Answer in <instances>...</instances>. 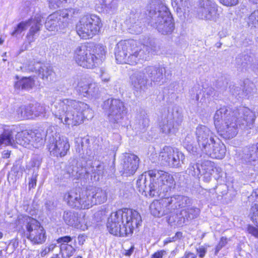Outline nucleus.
Returning <instances> with one entry per match:
<instances>
[{"label":"nucleus","mask_w":258,"mask_h":258,"mask_svg":"<svg viewBox=\"0 0 258 258\" xmlns=\"http://www.w3.org/2000/svg\"><path fill=\"white\" fill-rule=\"evenodd\" d=\"M33 136H31V148L34 147L38 149L44 145L45 134L43 132H34Z\"/></svg>","instance_id":"29"},{"label":"nucleus","mask_w":258,"mask_h":258,"mask_svg":"<svg viewBox=\"0 0 258 258\" xmlns=\"http://www.w3.org/2000/svg\"><path fill=\"white\" fill-rule=\"evenodd\" d=\"M184 258H197V256L193 253L185 252L184 255Z\"/></svg>","instance_id":"64"},{"label":"nucleus","mask_w":258,"mask_h":258,"mask_svg":"<svg viewBox=\"0 0 258 258\" xmlns=\"http://www.w3.org/2000/svg\"><path fill=\"white\" fill-rule=\"evenodd\" d=\"M25 228L27 238L33 244H41L46 238V231L37 220L30 217H24Z\"/></svg>","instance_id":"9"},{"label":"nucleus","mask_w":258,"mask_h":258,"mask_svg":"<svg viewBox=\"0 0 258 258\" xmlns=\"http://www.w3.org/2000/svg\"><path fill=\"white\" fill-rule=\"evenodd\" d=\"M79 197L75 198L72 207L77 209H88L87 197L86 190L82 193L79 192Z\"/></svg>","instance_id":"33"},{"label":"nucleus","mask_w":258,"mask_h":258,"mask_svg":"<svg viewBox=\"0 0 258 258\" xmlns=\"http://www.w3.org/2000/svg\"><path fill=\"white\" fill-rule=\"evenodd\" d=\"M88 209L94 205H100L106 202L108 192L106 190L98 187L87 188L86 190Z\"/></svg>","instance_id":"15"},{"label":"nucleus","mask_w":258,"mask_h":258,"mask_svg":"<svg viewBox=\"0 0 258 258\" xmlns=\"http://www.w3.org/2000/svg\"><path fill=\"white\" fill-rule=\"evenodd\" d=\"M202 152L212 158L222 159L225 155L226 147L223 144L219 142H216L214 140V141L204 148Z\"/></svg>","instance_id":"21"},{"label":"nucleus","mask_w":258,"mask_h":258,"mask_svg":"<svg viewBox=\"0 0 258 258\" xmlns=\"http://www.w3.org/2000/svg\"><path fill=\"white\" fill-rule=\"evenodd\" d=\"M180 120L175 121L172 117L163 119L159 124L161 131L165 134H174L181 125Z\"/></svg>","instance_id":"25"},{"label":"nucleus","mask_w":258,"mask_h":258,"mask_svg":"<svg viewBox=\"0 0 258 258\" xmlns=\"http://www.w3.org/2000/svg\"><path fill=\"white\" fill-rule=\"evenodd\" d=\"M93 52L92 55L94 57L95 66L104 59L106 53V47L102 44H97L94 46Z\"/></svg>","instance_id":"32"},{"label":"nucleus","mask_w":258,"mask_h":258,"mask_svg":"<svg viewBox=\"0 0 258 258\" xmlns=\"http://www.w3.org/2000/svg\"><path fill=\"white\" fill-rule=\"evenodd\" d=\"M33 107L31 105L22 106L17 110V117L20 119H29L33 117Z\"/></svg>","instance_id":"30"},{"label":"nucleus","mask_w":258,"mask_h":258,"mask_svg":"<svg viewBox=\"0 0 258 258\" xmlns=\"http://www.w3.org/2000/svg\"><path fill=\"white\" fill-rule=\"evenodd\" d=\"M60 19L58 17L56 12L49 15L45 22L46 28L50 31H58V30H62L66 28L61 27Z\"/></svg>","instance_id":"27"},{"label":"nucleus","mask_w":258,"mask_h":258,"mask_svg":"<svg viewBox=\"0 0 258 258\" xmlns=\"http://www.w3.org/2000/svg\"><path fill=\"white\" fill-rule=\"evenodd\" d=\"M190 204V200L181 195L162 198L153 201L150 205L151 214L160 218L178 209L185 208Z\"/></svg>","instance_id":"5"},{"label":"nucleus","mask_w":258,"mask_h":258,"mask_svg":"<svg viewBox=\"0 0 258 258\" xmlns=\"http://www.w3.org/2000/svg\"><path fill=\"white\" fill-rule=\"evenodd\" d=\"M186 172L190 175L199 178L202 172L200 165L191 163Z\"/></svg>","instance_id":"43"},{"label":"nucleus","mask_w":258,"mask_h":258,"mask_svg":"<svg viewBox=\"0 0 258 258\" xmlns=\"http://www.w3.org/2000/svg\"><path fill=\"white\" fill-rule=\"evenodd\" d=\"M27 20L23 21L19 23L16 27L14 28V31L11 33L13 36L17 37L20 35L23 31L26 30L28 28Z\"/></svg>","instance_id":"45"},{"label":"nucleus","mask_w":258,"mask_h":258,"mask_svg":"<svg viewBox=\"0 0 258 258\" xmlns=\"http://www.w3.org/2000/svg\"><path fill=\"white\" fill-rule=\"evenodd\" d=\"M172 6L176 8L177 10L181 11H185L187 7L188 0H171Z\"/></svg>","instance_id":"48"},{"label":"nucleus","mask_w":258,"mask_h":258,"mask_svg":"<svg viewBox=\"0 0 258 258\" xmlns=\"http://www.w3.org/2000/svg\"><path fill=\"white\" fill-rule=\"evenodd\" d=\"M99 2L107 13H112L117 8L114 0H99Z\"/></svg>","instance_id":"39"},{"label":"nucleus","mask_w":258,"mask_h":258,"mask_svg":"<svg viewBox=\"0 0 258 258\" xmlns=\"http://www.w3.org/2000/svg\"><path fill=\"white\" fill-rule=\"evenodd\" d=\"M158 67L155 66H147L141 71V72L146 78V76L150 78L153 74L157 71Z\"/></svg>","instance_id":"52"},{"label":"nucleus","mask_w":258,"mask_h":258,"mask_svg":"<svg viewBox=\"0 0 258 258\" xmlns=\"http://www.w3.org/2000/svg\"><path fill=\"white\" fill-rule=\"evenodd\" d=\"M75 0H48L50 7L54 9L62 7L66 3H71Z\"/></svg>","instance_id":"51"},{"label":"nucleus","mask_w":258,"mask_h":258,"mask_svg":"<svg viewBox=\"0 0 258 258\" xmlns=\"http://www.w3.org/2000/svg\"><path fill=\"white\" fill-rule=\"evenodd\" d=\"M95 173L96 174L98 177L97 179H99V177L100 176H102L104 174V167L102 164H99L96 166V168L94 169Z\"/></svg>","instance_id":"55"},{"label":"nucleus","mask_w":258,"mask_h":258,"mask_svg":"<svg viewBox=\"0 0 258 258\" xmlns=\"http://www.w3.org/2000/svg\"><path fill=\"white\" fill-rule=\"evenodd\" d=\"M4 132L9 133V138L12 141H13V145H9L13 147H17V145L19 144L25 148L31 149V136H33L34 132L32 131H23L18 132L15 136V139L13 137V133L11 130H5Z\"/></svg>","instance_id":"17"},{"label":"nucleus","mask_w":258,"mask_h":258,"mask_svg":"<svg viewBox=\"0 0 258 258\" xmlns=\"http://www.w3.org/2000/svg\"><path fill=\"white\" fill-rule=\"evenodd\" d=\"M214 124L221 136L230 139L234 137L238 133L237 124L253 123V112L248 108L241 106L233 111L229 107L223 106L216 111L214 117Z\"/></svg>","instance_id":"2"},{"label":"nucleus","mask_w":258,"mask_h":258,"mask_svg":"<svg viewBox=\"0 0 258 258\" xmlns=\"http://www.w3.org/2000/svg\"><path fill=\"white\" fill-rule=\"evenodd\" d=\"M165 72L164 68L158 67L157 71L156 72V75L155 78L153 79V82L157 83L159 85L163 84V73Z\"/></svg>","instance_id":"49"},{"label":"nucleus","mask_w":258,"mask_h":258,"mask_svg":"<svg viewBox=\"0 0 258 258\" xmlns=\"http://www.w3.org/2000/svg\"><path fill=\"white\" fill-rule=\"evenodd\" d=\"M170 213L167 219L168 223L172 226H182L185 223V220L183 216L174 213Z\"/></svg>","instance_id":"36"},{"label":"nucleus","mask_w":258,"mask_h":258,"mask_svg":"<svg viewBox=\"0 0 258 258\" xmlns=\"http://www.w3.org/2000/svg\"><path fill=\"white\" fill-rule=\"evenodd\" d=\"M227 243V238L226 237H222L221 238L218 245L217 246L216 251H218L220 249H221L223 246H224Z\"/></svg>","instance_id":"60"},{"label":"nucleus","mask_w":258,"mask_h":258,"mask_svg":"<svg viewBox=\"0 0 258 258\" xmlns=\"http://www.w3.org/2000/svg\"><path fill=\"white\" fill-rule=\"evenodd\" d=\"M52 112L58 122L68 128L78 126L84 122L85 119L93 117V110L87 103L69 98L56 101Z\"/></svg>","instance_id":"1"},{"label":"nucleus","mask_w":258,"mask_h":258,"mask_svg":"<svg viewBox=\"0 0 258 258\" xmlns=\"http://www.w3.org/2000/svg\"><path fill=\"white\" fill-rule=\"evenodd\" d=\"M72 238L69 236H66L64 237H61L57 239V242L58 243H61V244L62 243L67 244L69 242L71 241Z\"/></svg>","instance_id":"62"},{"label":"nucleus","mask_w":258,"mask_h":258,"mask_svg":"<svg viewBox=\"0 0 258 258\" xmlns=\"http://www.w3.org/2000/svg\"><path fill=\"white\" fill-rule=\"evenodd\" d=\"M9 136V133L8 132H4L0 136V147L2 145L8 146L14 144L13 141L10 139Z\"/></svg>","instance_id":"50"},{"label":"nucleus","mask_w":258,"mask_h":258,"mask_svg":"<svg viewBox=\"0 0 258 258\" xmlns=\"http://www.w3.org/2000/svg\"><path fill=\"white\" fill-rule=\"evenodd\" d=\"M247 231L249 233L252 234L255 238H258V229L252 226L249 225L247 228Z\"/></svg>","instance_id":"58"},{"label":"nucleus","mask_w":258,"mask_h":258,"mask_svg":"<svg viewBox=\"0 0 258 258\" xmlns=\"http://www.w3.org/2000/svg\"><path fill=\"white\" fill-rule=\"evenodd\" d=\"M167 254L166 251L164 250L157 251L153 253L151 258H162L163 256Z\"/></svg>","instance_id":"59"},{"label":"nucleus","mask_w":258,"mask_h":258,"mask_svg":"<svg viewBox=\"0 0 258 258\" xmlns=\"http://www.w3.org/2000/svg\"><path fill=\"white\" fill-rule=\"evenodd\" d=\"M146 184V187L144 186L143 189L139 186H138L140 188V190H143L147 191L149 196L151 198L156 197H162L164 196V193L167 192L163 191V187L159 182H158L157 178L155 177H153L151 179L148 178L147 182Z\"/></svg>","instance_id":"23"},{"label":"nucleus","mask_w":258,"mask_h":258,"mask_svg":"<svg viewBox=\"0 0 258 258\" xmlns=\"http://www.w3.org/2000/svg\"><path fill=\"white\" fill-rule=\"evenodd\" d=\"M252 197H255L256 198V202L250 209V216L251 220L258 227V190H256L251 195Z\"/></svg>","instance_id":"38"},{"label":"nucleus","mask_w":258,"mask_h":258,"mask_svg":"<svg viewBox=\"0 0 258 258\" xmlns=\"http://www.w3.org/2000/svg\"><path fill=\"white\" fill-rule=\"evenodd\" d=\"M116 61L120 63L135 66L149 59V51L147 46L134 40L119 41L115 47Z\"/></svg>","instance_id":"4"},{"label":"nucleus","mask_w":258,"mask_h":258,"mask_svg":"<svg viewBox=\"0 0 258 258\" xmlns=\"http://www.w3.org/2000/svg\"><path fill=\"white\" fill-rule=\"evenodd\" d=\"M130 79L131 85L136 91H140L147 88L148 80L141 71L135 73L131 76Z\"/></svg>","instance_id":"26"},{"label":"nucleus","mask_w":258,"mask_h":258,"mask_svg":"<svg viewBox=\"0 0 258 258\" xmlns=\"http://www.w3.org/2000/svg\"><path fill=\"white\" fill-rule=\"evenodd\" d=\"M149 122L150 120L147 116L145 115H141L137 120L135 128L139 131H144L149 126Z\"/></svg>","instance_id":"40"},{"label":"nucleus","mask_w":258,"mask_h":258,"mask_svg":"<svg viewBox=\"0 0 258 258\" xmlns=\"http://www.w3.org/2000/svg\"><path fill=\"white\" fill-rule=\"evenodd\" d=\"M142 222L140 214L130 209H119L111 214L108 218L107 227L109 232L114 235L126 236L133 232Z\"/></svg>","instance_id":"3"},{"label":"nucleus","mask_w":258,"mask_h":258,"mask_svg":"<svg viewBox=\"0 0 258 258\" xmlns=\"http://www.w3.org/2000/svg\"><path fill=\"white\" fill-rule=\"evenodd\" d=\"M45 206L48 210H51L54 208V203L51 201H48L45 204Z\"/></svg>","instance_id":"63"},{"label":"nucleus","mask_w":258,"mask_h":258,"mask_svg":"<svg viewBox=\"0 0 258 258\" xmlns=\"http://www.w3.org/2000/svg\"><path fill=\"white\" fill-rule=\"evenodd\" d=\"M60 19L61 27L67 28L73 22L74 18L79 14V10L76 9H64L56 12Z\"/></svg>","instance_id":"24"},{"label":"nucleus","mask_w":258,"mask_h":258,"mask_svg":"<svg viewBox=\"0 0 258 258\" xmlns=\"http://www.w3.org/2000/svg\"><path fill=\"white\" fill-rule=\"evenodd\" d=\"M230 91L231 93L236 96H238L240 97L242 96L243 92L241 90V89L239 87L232 86L230 88Z\"/></svg>","instance_id":"56"},{"label":"nucleus","mask_w":258,"mask_h":258,"mask_svg":"<svg viewBox=\"0 0 258 258\" xmlns=\"http://www.w3.org/2000/svg\"><path fill=\"white\" fill-rule=\"evenodd\" d=\"M100 77L104 83H108L110 80L109 74L105 70H101Z\"/></svg>","instance_id":"54"},{"label":"nucleus","mask_w":258,"mask_h":258,"mask_svg":"<svg viewBox=\"0 0 258 258\" xmlns=\"http://www.w3.org/2000/svg\"><path fill=\"white\" fill-rule=\"evenodd\" d=\"M184 154L177 149L169 146L164 147L160 151L159 160L164 165L178 168L183 164Z\"/></svg>","instance_id":"11"},{"label":"nucleus","mask_w":258,"mask_h":258,"mask_svg":"<svg viewBox=\"0 0 258 258\" xmlns=\"http://www.w3.org/2000/svg\"><path fill=\"white\" fill-rule=\"evenodd\" d=\"M197 142L201 151L214 141V135L211 130L205 125H199L196 130Z\"/></svg>","instance_id":"18"},{"label":"nucleus","mask_w":258,"mask_h":258,"mask_svg":"<svg viewBox=\"0 0 258 258\" xmlns=\"http://www.w3.org/2000/svg\"><path fill=\"white\" fill-rule=\"evenodd\" d=\"M138 14H131L130 18L127 20V23L130 26L129 29L132 33L134 34H138L141 32V27L139 24V20L137 19Z\"/></svg>","instance_id":"34"},{"label":"nucleus","mask_w":258,"mask_h":258,"mask_svg":"<svg viewBox=\"0 0 258 258\" xmlns=\"http://www.w3.org/2000/svg\"><path fill=\"white\" fill-rule=\"evenodd\" d=\"M200 210L195 207H190L182 210L180 212V215L183 216L185 223L192 219L196 218L200 214Z\"/></svg>","instance_id":"31"},{"label":"nucleus","mask_w":258,"mask_h":258,"mask_svg":"<svg viewBox=\"0 0 258 258\" xmlns=\"http://www.w3.org/2000/svg\"><path fill=\"white\" fill-rule=\"evenodd\" d=\"M47 147L51 155L62 157L67 155L70 146L67 137L56 136L49 139Z\"/></svg>","instance_id":"14"},{"label":"nucleus","mask_w":258,"mask_h":258,"mask_svg":"<svg viewBox=\"0 0 258 258\" xmlns=\"http://www.w3.org/2000/svg\"><path fill=\"white\" fill-rule=\"evenodd\" d=\"M254 152L250 154V155H247L245 157L246 162H250L251 161H254L258 159V143L255 145Z\"/></svg>","instance_id":"53"},{"label":"nucleus","mask_w":258,"mask_h":258,"mask_svg":"<svg viewBox=\"0 0 258 258\" xmlns=\"http://www.w3.org/2000/svg\"><path fill=\"white\" fill-rule=\"evenodd\" d=\"M34 86V80L31 77L23 78L15 84V88L25 90H30Z\"/></svg>","instance_id":"35"},{"label":"nucleus","mask_w":258,"mask_h":258,"mask_svg":"<svg viewBox=\"0 0 258 258\" xmlns=\"http://www.w3.org/2000/svg\"><path fill=\"white\" fill-rule=\"evenodd\" d=\"M60 249L63 258L70 257L75 251V249L72 245L66 243L61 244Z\"/></svg>","instance_id":"42"},{"label":"nucleus","mask_w":258,"mask_h":258,"mask_svg":"<svg viewBox=\"0 0 258 258\" xmlns=\"http://www.w3.org/2000/svg\"><path fill=\"white\" fill-rule=\"evenodd\" d=\"M74 59L81 67L87 69H92L95 67V59L91 52V46L88 43H83L79 45L74 52Z\"/></svg>","instance_id":"13"},{"label":"nucleus","mask_w":258,"mask_h":258,"mask_svg":"<svg viewBox=\"0 0 258 258\" xmlns=\"http://www.w3.org/2000/svg\"><path fill=\"white\" fill-rule=\"evenodd\" d=\"M200 166L202 171L201 175H203L207 182L210 181L215 168L214 163L210 161H204L200 164Z\"/></svg>","instance_id":"28"},{"label":"nucleus","mask_w":258,"mask_h":258,"mask_svg":"<svg viewBox=\"0 0 258 258\" xmlns=\"http://www.w3.org/2000/svg\"><path fill=\"white\" fill-rule=\"evenodd\" d=\"M87 92V97L96 98L98 96L100 91L98 85L95 83H90Z\"/></svg>","instance_id":"46"},{"label":"nucleus","mask_w":258,"mask_h":258,"mask_svg":"<svg viewBox=\"0 0 258 258\" xmlns=\"http://www.w3.org/2000/svg\"><path fill=\"white\" fill-rule=\"evenodd\" d=\"M155 177L158 182H159L163 187V191H168L173 188L175 182L173 176L169 173L162 170H149L142 174L137 181V185L143 188L146 187L148 178Z\"/></svg>","instance_id":"8"},{"label":"nucleus","mask_w":258,"mask_h":258,"mask_svg":"<svg viewBox=\"0 0 258 258\" xmlns=\"http://www.w3.org/2000/svg\"><path fill=\"white\" fill-rule=\"evenodd\" d=\"M33 114L35 117H46V110L44 105L37 103L33 107Z\"/></svg>","instance_id":"44"},{"label":"nucleus","mask_w":258,"mask_h":258,"mask_svg":"<svg viewBox=\"0 0 258 258\" xmlns=\"http://www.w3.org/2000/svg\"><path fill=\"white\" fill-rule=\"evenodd\" d=\"M63 218L65 223L68 225L84 231L88 228L87 219L84 215H79L78 213L71 211H65Z\"/></svg>","instance_id":"16"},{"label":"nucleus","mask_w":258,"mask_h":258,"mask_svg":"<svg viewBox=\"0 0 258 258\" xmlns=\"http://www.w3.org/2000/svg\"><path fill=\"white\" fill-rule=\"evenodd\" d=\"M139 159L133 154L126 153L121 163L122 173L126 176L133 175L139 166Z\"/></svg>","instance_id":"19"},{"label":"nucleus","mask_w":258,"mask_h":258,"mask_svg":"<svg viewBox=\"0 0 258 258\" xmlns=\"http://www.w3.org/2000/svg\"><path fill=\"white\" fill-rule=\"evenodd\" d=\"M197 251L199 253V257L201 258H203L207 252V249L205 246H201L197 249Z\"/></svg>","instance_id":"61"},{"label":"nucleus","mask_w":258,"mask_h":258,"mask_svg":"<svg viewBox=\"0 0 258 258\" xmlns=\"http://www.w3.org/2000/svg\"><path fill=\"white\" fill-rule=\"evenodd\" d=\"M90 83L86 79H80L77 82L75 88L77 91L84 97L87 96Z\"/></svg>","instance_id":"37"},{"label":"nucleus","mask_w":258,"mask_h":258,"mask_svg":"<svg viewBox=\"0 0 258 258\" xmlns=\"http://www.w3.org/2000/svg\"><path fill=\"white\" fill-rule=\"evenodd\" d=\"M102 24L100 19L95 15H87L82 17L76 25V31L83 39H89L97 34Z\"/></svg>","instance_id":"7"},{"label":"nucleus","mask_w":258,"mask_h":258,"mask_svg":"<svg viewBox=\"0 0 258 258\" xmlns=\"http://www.w3.org/2000/svg\"><path fill=\"white\" fill-rule=\"evenodd\" d=\"M150 16L153 20L154 27L159 32L164 35L171 34L174 29V24L168 8L158 3L151 7Z\"/></svg>","instance_id":"6"},{"label":"nucleus","mask_w":258,"mask_h":258,"mask_svg":"<svg viewBox=\"0 0 258 258\" xmlns=\"http://www.w3.org/2000/svg\"><path fill=\"white\" fill-rule=\"evenodd\" d=\"M219 2L226 6H233L237 4L238 0H219Z\"/></svg>","instance_id":"57"},{"label":"nucleus","mask_w":258,"mask_h":258,"mask_svg":"<svg viewBox=\"0 0 258 258\" xmlns=\"http://www.w3.org/2000/svg\"><path fill=\"white\" fill-rule=\"evenodd\" d=\"M79 192H77L76 189H73L64 194L63 199L70 206L72 207L75 198H78L79 197Z\"/></svg>","instance_id":"41"},{"label":"nucleus","mask_w":258,"mask_h":258,"mask_svg":"<svg viewBox=\"0 0 258 258\" xmlns=\"http://www.w3.org/2000/svg\"><path fill=\"white\" fill-rule=\"evenodd\" d=\"M27 22L28 27H29L30 28L26 38L28 42L31 43L35 41V36L40 32L42 27V17L40 15H37L27 20Z\"/></svg>","instance_id":"22"},{"label":"nucleus","mask_w":258,"mask_h":258,"mask_svg":"<svg viewBox=\"0 0 258 258\" xmlns=\"http://www.w3.org/2000/svg\"><path fill=\"white\" fill-rule=\"evenodd\" d=\"M196 17L201 20L216 22L220 17L218 6L212 0H199Z\"/></svg>","instance_id":"12"},{"label":"nucleus","mask_w":258,"mask_h":258,"mask_svg":"<svg viewBox=\"0 0 258 258\" xmlns=\"http://www.w3.org/2000/svg\"><path fill=\"white\" fill-rule=\"evenodd\" d=\"M22 69L24 71L38 73L43 80H48V77L53 74V71L50 67H48L40 62H31L29 64H24Z\"/></svg>","instance_id":"20"},{"label":"nucleus","mask_w":258,"mask_h":258,"mask_svg":"<svg viewBox=\"0 0 258 258\" xmlns=\"http://www.w3.org/2000/svg\"><path fill=\"white\" fill-rule=\"evenodd\" d=\"M102 107L109 121L113 123L120 122L126 113L124 103L119 99H108L103 102Z\"/></svg>","instance_id":"10"},{"label":"nucleus","mask_w":258,"mask_h":258,"mask_svg":"<svg viewBox=\"0 0 258 258\" xmlns=\"http://www.w3.org/2000/svg\"><path fill=\"white\" fill-rule=\"evenodd\" d=\"M249 26L258 28V10L253 11L248 18Z\"/></svg>","instance_id":"47"}]
</instances>
